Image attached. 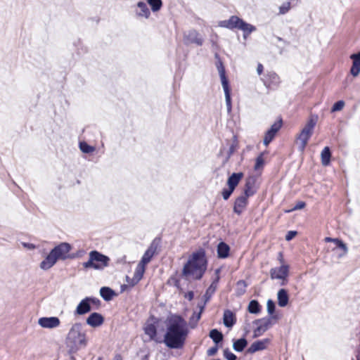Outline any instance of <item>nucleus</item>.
<instances>
[{"label":"nucleus","instance_id":"obj_1","mask_svg":"<svg viewBox=\"0 0 360 360\" xmlns=\"http://www.w3.org/2000/svg\"><path fill=\"white\" fill-rule=\"evenodd\" d=\"M188 324L180 315H174L169 320L164 335V343L169 349H181L188 333Z\"/></svg>","mask_w":360,"mask_h":360},{"label":"nucleus","instance_id":"obj_2","mask_svg":"<svg viewBox=\"0 0 360 360\" xmlns=\"http://www.w3.org/2000/svg\"><path fill=\"white\" fill-rule=\"evenodd\" d=\"M207 264L205 250L203 248H199L189 256L183 267L181 276L186 279L192 278L199 281L205 274Z\"/></svg>","mask_w":360,"mask_h":360},{"label":"nucleus","instance_id":"obj_3","mask_svg":"<svg viewBox=\"0 0 360 360\" xmlns=\"http://www.w3.org/2000/svg\"><path fill=\"white\" fill-rule=\"evenodd\" d=\"M72 249L70 243L63 242L55 246L40 263V268L43 270L51 269L58 260H65L69 258H73L69 252Z\"/></svg>","mask_w":360,"mask_h":360},{"label":"nucleus","instance_id":"obj_4","mask_svg":"<svg viewBox=\"0 0 360 360\" xmlns=\"http://www.w3.org/2000/svg\"><path fill=\"white\" fill-rule=\"evenodd\" d=\"M66 345L72 351H76L81 347H86V334L82 332V325L75 323L70 328L67 338Z\"/></svg>","mask_w":360,"mask_h":360},{"label":"nucleus","instance_id":"obj_5","mask_svg":"<svg viewBox=\"0 0 360 360\" xmlns=\"http://www.w3.org/2000/svg\"><path fill=\"white\" fill-rule=\"evenodd\" d=\"M218 26L229 30H240L243 32L244 38H246L250 33L256 30L255 26L246 22L236 15H231L228 20L219 21Z\"/></svg>","mask_w":360,"mask_h":360},{"label":"nucleus","instance_id":"obj_6","mask_svg":"<svg viewBox=\"0 0 360 360\" xmlns=\"http://www.w3.org/2000/svg\"><path fill=\"white\" fill-rule=\"evenodd\" d=\"M110 258L97 250H92L89 252L88 261L83 263L85 269H94L103 270L109 264Z\"/></svg>","mask_w":360,"mask_h":360},{"label":"nucleus","instance_id":"obj_7","mask_svg":"<svg viewBox=\"0 0 360 360\" xmlns=\"http://www.w3.org/2000/svg\"><path fill=\"white\" fill-rule=\"evenodd\" d=\"M215 57L217 58H219L218 54H216ZM216 66L218 70L220 78H221V85H222L224 91V94H225V100H226V108H227V112L229 113H230L231 112V109H232L231 89L229 88L228 79L226 77V71H225L224 66L220 59H219L218 62L216 64Z\"/></svg>","mask_w":360,"mask_h":360},{"label":"nucleus","instance_id":"obj_8","mask_svg":"<svg viewBox=\"0 0 360 360\" xmlns=\"http://www.w3.org/2000/svg\"><path fill=\"white\" fill-rule=\"evenodd\" d=\"M316 124V118L311 117L297 136L298 150L303 152L307 142L313 134V130Z\"/></svg>","mask_w":360,"mask_h":360},{"label":"nucleus","instance_id":"obj_9","mask_svg":"<svg viewBox=\"0 0 360 360\" xmlns=\"http://www.w3.org/2000/svg\"><path fill=\"white\" fill-rule=\"evenodd\" d=\"M276 319V316H269L255 320L252 323L257 328L254 330L253 338L261 336L274 324L273 320Z\"/></svg>","mask_w":360,"mask_h":360},{"label":"nucleus","instance_id":"obj_10","mask_svg":"<svg viewBox=\"0 0 360 360\" xmlns=\"http://www.w3.org/2000/svg\"><path fill=\"white\" fill-rule=\"evenodd\" d=\"M261 79L264 85L269 90H276L281 83L279 76L274 71H267Z\"/></svg>","mask_w":360,"mask_h":360},{"label":"nucleus","instance_id":"obj_11","mask_svg":"<svg viewBox=\"0 0 360 360\" xmlns=\"http://www.w3.org/2000/svg\"><path fill=\"white\" fill-rule=\"evenodd\" d=\"M289 275V266L287 264L281 265L279 267L271 268L270 270V277L271 279L282 280L281 285H285L287 283V278Z\"/></svg>","mask_w":360,"mask_h":360},{"label":"nucleus","instance_id":"obj_12","mask_svg":"<svg viewBox=\"0 0 360 360\" xmlns=\"http://www.w3.org/2000/svg\"><path fill=\"white\" fill-rule=\"evenodd\" d=\"M161 239L160 238H155L152 243H150L148 248L144 252L141 261L139 262V264L146 266L147 264H148L154 255L156 253V251L158 248H159L160 245Z\"/></svg>","mask_w":360,"mask_h":360},{"label":"nucleus","instance_id":"obj_13","mask_svg":"<svg viewBox=\"0 0 360 360\" xmlns=\"http://www.w3.org/2000/svg\"><path fill=\"white\" fill-rule=\"evenodd\" d=\"M184 40L186 44H195L198 46H202L203 39L195 30H188L184 34Z\"/></svg>","mask_w":360,"mask_h":360},{"label":"nucleus","instance_id":"obj_14","mask_svg":"<svg viewBox=\"0 0 360 360\" xmlns=\"http://www.w3.org/2000/svg\"><path fill=\"white\" fill-rule=\"evenodd\" d=\"M282 127V120H278V122H274L270 127L269 129L264 134L263 143L265 146H268L272 140L274 139L276 133L279 131V129Z\"/></svg>","mask_w":360,"mask_h":360},{"label":"nucleus","instance_id":"obj_15","mask_svg":"<svg viewBox=\"0 0 360 360\" xmlns=\"http://www.w3.org/2000/svg\"><path fill=\"white\" fill-rule=\"evenodd\" d=\"M248 198L242 195L236 198L233 207L235 214L240 216L245 211L248 205Z\"/></svg>","mask_w":360,"mask_h":360},{"label":"nucleus","instance_id":"obj_16","mask_svg":"<svg viewBox=\"0 0 360 360\" xmlns=\"http://www.w3.org/2000/svg\"><path fill=\"white\" fill-rule=\"evenodd\" d=\"M60 319L56 316L41 317L38 320V324L44 328H55L59 326Z\"/></svg>","mask_w":360,"mask_h":360},{"label":"nucleus","instance_id":"obj_17","mask_svg":"<svg viewBox=\"0 0 360 360\" xmlns=\"http://www.w3.org/2000/svg\"><path fill=\"white\" fill-rule=\"evenodd\" d=\"M255 179L252 176L248 177L246 181L243 188V193L241 194L245 197L250 198L256 193L255 188Z\"/></svg>","mask_w":360,"mask_h":360},{"label":"nucleus","instance_id":"obj_18","mask_svg":"<svg viewBox=\"0 0 360 360\" xmlns=\"http://www.w3.org/2000/svg\"><path fill=\"white\" fill-rule=\"evenodd\" d=\"M103 322V316L98 312L91 313L86 319V323L93 328L101 326Z\"/></svg>","mask_w":360,"mask_h":360},{"label":"nucleus","instance_id":"obj_19","mask_svg":"<svg viewBox=\"0 0 360 360\" xmlns=\"http://www.w3.org/2000/svg\"><path fill=\"white\" fill-rule=\"evenodd\" d=\"M269 342V340L266 338L261 340L254 342L247 349V352L249 354H253L256 352L264 350L266 347V344Z\"/></svg>","mask_w":360,"mask_h":360},{"label":"nucleus","instance_id":"obj_20","mask_svg":"<svg viewBox=\"0 0 360 360\" xmlns=\"http://www.w3.org/2000/svg\"><path fill=\"white\" fill-rule=\"evenodd\" d=\"M243 176L244 174L243 172L232 173L227 179V186L235 190Z\"/></svg>","mask_w":360,"mask_h":360},{"label":"nucleus","instance_id":"obj_21","mask_svg":"<svg viewBox=\"0 0 360 360\" xmlns=\"http://www.w3.org/2000/svg\"><path fill=\"white\" fill-rule=\"evenodd\" d=\"M88 300L85 297L80 301L75 311V314L84 315L91 311V306H90Z\"/></svg>","mask_w":360,"mask_h":360},{"label":"nucleus","instance_id":"obj_22","mask_svg":"<svg viewBox=\"0 0 360 360\" xmlns=\"http://www.w3.org/2000/svg\"><path fill=\"white\" fill-rule=\"evenodd\" d=\"M223 322L226 327L231 328L236 322V318L235 314L229 310L226 309L224 311Z\"/></svg>","mask_w":360,"mask_h":360},{"label":"nucleus","instance_id":"obj_23","mask_svg":"<svg viewBox=\"0 0 360 360\" xmlns=\"http://www.w3.org/2000/svg\"><path fill=\"white\" fill-rule=\"evenodd\" d=\"M136 6L137 9L135 11V12L138 17H143L145 18H148L150 17V12L145 2L139 1Z\"/></svg>","mask_w":360,"mask_h":360},{"label":"nucleus","instance_id":"obj_24","mask_svg":"<svg viewBox=\"0 0 360 360\" xmlns=\"http://www.w3.org/2000/svg\"><path fill=\"white\" fill-rule=\"evenodd\" d=\"M278 304L281 307H285L289 302V295L288 291L284 289H280L277 293Z\"/></svg>","mask_w":360,"mask_h":360},{"label":"nucleus","instance_id":"obj_25","mask_svg":"<svg viewBox=\"0 0 360 360\" xmlns=\"http://www.w3.org/2000/svg\"><path fill=\"white\" fill-rule=\"evenodd\" d=\"M217 257L220 259L227 258L229 255L230 248L224 242H220L217 245Z\"/></svg>","mask_w":360,"mask_h":360},{"label":"nucleus","instance_id":"obj_26","mask_svg":"<svg viewBox=\"0 0 360 360\" xmlns=\"http://www.w3.org/2000/svg\"><path fill=\"white\" fill-rule=\"evenodd\" d=\"M219 277L217 276V278L212 281L209 288L206 290L205 293L202 296V299H205V302H209L211 299L212 295L215 292L217 286V283L219 282Z\"/></svg>","mask_w":360,"mask_h":360},{"label":"nucleus","instance_id":"obj_27","mask_svg":"<svg viewBox=\"0 0 360 360\" xmlns=\"http://www.w3.org/2000/svg\"><path fill=\"white\" fill-rule=\"evenodd\" d=\"M145 334L148 335L150 340H155L157 335V327L154 323L148 321L143 328Z\"/></svg>","mask_w":360,"mask_h":360},{"label":"nucleus","instance_id":"obj_28","mask_svg":"<svg viewBox=\"0 0 360 360\" xmlns=\"http://www.w3.org/2000/svg\"><path fill=\"white\" fill-rule=\"evenodd\" d=\"M331 151L328 146H326L321 153V164L323 166H328L330 165L331 159Z\"/></svg>","mask_w":360,"mask_h":360},{"label":"nucleus","instance_id":"obj_29","mask_svg":"<svg viewBox=\"0 0 360 360\" xmlns=\"http://www.w3.org/2000/svg\"><path fill=\"white\" fill-rule=\"evenodd\" d=\"M100 295L105 301H110L115 295V291L109 287H102L100 289Z\"/></svg>","mask_w":360,"mask_h":360},{"label":"nucleus","instance_id":"obj_30","mask_svg":"<svg viewBox=\"0 0 360 360\" xmlns=\"http://www.w3.org/2000/svg\"><path fill=\"white\" fill-rule=\"evenodd\" d=\"M238 148V141L236 136H233V140L231 144L229 146V150L227 152V155L225 159L222 162V165H225L229 160L231 155L234 153Z\"/></svg>","mask_w":360,"mask_h":360},{"label":"nucleus","instance_id":"obj_31","mask_svg":"<svg viewBox=\"0 0 360 360\" xmlns=\"http://www.w3.org/2000/svg\"><path fill=\"white\" fill-rule=\"evenodd\" d=\"M248 345V340L245 337H243L240 339H238L233 341V348L236 352H240L244 350V349Z\"/></svg>","mask_w":360,"mask_h":360},{"label":"nucleus","instance_id":"obj_32","mask_svg":"<svg viewBox=\"0 0 360 360\" xmlns=\"http://www.w3.org/2000/svg\"><path fill=\"white\" fill-rule=\"evenodd\" d=\"M262 307L259 302L256 300H252L249 302L248 310L250 314H258L261 311Z\"/></svg>","mask_w":360,"mask_h":360},{"label":"nucleus","instance_id":"obj_33","mask_svg":"<svg viewBox=\"0 0 360 360\" xmlns=\"http://www.w3.org/2000/svg\"><path fill=\"white\" fill-rule=\"evenodd\" d=\"M209 336L216 345L222 342L224 338L222 333L215 328L210 331Z\"/></svg>","mask_w":360,"mask_h":360},{"label":"nucleus","instance_id":"obj_34","mask_svg":"<svg viewBox=\"0 0 360 360\" xmlns=\"http://www.w3.org/2000/svg\"><path fill=\"white\" fill-rule=\"evenodd\" d=\"M79 147L80 150L83 153L90 154L95 151L96 148L94 146H90L86 141L79 142Z\"/></svg>","mask_w":360,"mask_h":360},{"label":"nucleus","instance_id":"obj_35","mask_svg":"<svg viewBox=\"0 0 360 360\" xmlns=\"http://www.w3.org/2000/svg\"><path fill=\"white\" fill-rule=\"evenodd\" d=\"M247 283L243 280H240L236 283V294L237 296H241L246 292Z\"/></svg>","mask_w":360,"mask_h":360},{"label":"nucleus","instance_id":"obj_36","mask_svg":"<svg viewBox=\"0 0 360 360\" xmlns=\"http://www.w3.org/2000/svg\"><path fill=\"white\" fill-rule=\"evenodd\" d=\"M147 2L151 7L153 12L159 11L162 6V0H147Z\"/></svg>","mask_w":360,"mask_h":360},{"label":"nucleus","instance_id":"obj_37","mask_svg":"<svg viewBox=\"0 0 360 360\" xmlns=\"http://www.w3.org/2000/svg\"><path fill=\"white\" fill-rule=\"evenodd\" d=\"M145 271L146 266L139 263L135 269L134 276L141 281Z\"/></svg>","mask_w":360,"mask_h":360},{"label":"nucleus","instance_id":"obj_38","mask_svg":"<svg viewBox=\"0 0 360 360\" xmlns=\"http://www.w3.org/2000/svg\"><path fill=\"white\" fill-rule=\"evenodd\" d=\"M197 314L198 313L194 311L193 315L191 316V318L189 319V326L192 329L195 328L197 326L198 322L201 318V316H200V314Z\"/></svg>","mask_w":360,"mask_h":360},{"label":"nucleus","instance_id":"obj_39","mask_svg":"<svg viewBox=\"0 0 360 360\" xmlns=\"http://www.w3.org/2000/svg\"><path fill=\"white\" fill-rule=\"evenodd\" d=\"M291 8L290 2H284L280 7H279V14L284 15L287 13Z\"/></svg>","mask_w":360,"mask_h":360},{"label":"nucleus","instance_id":"obj_40","mask_svg":"<svg viewBox=\"0 0 360 360\" xmlns=\"http://www.w3.org/2000/svg\"><path fill=\"white\" fill-rule=\"evenodd\" d=\"M345 106V101L342 100L335 102L331 108V112H334L336 111L341 110Z\"/></svg>","mask_w":360,"mask_h":360},{"label":"nucleus","instance_id":"obj_41","mask_svg":"<svg viewBox=\"0 0 360 360\" xmlns=\"http://www.w3.org/2000/svg\"><path fill=\"white\" fill-rule=\"evenodd\" d=\"M266 308L268 314H270L271 316H274L273 314L274 313L276 309L275 302L271 300H269L266 303Z\"/></svg>","mask_w":360,"mask_h":360},{"label":"nucleus","instance_id":"obj_42","mask_svg":"<svg viewBox=\"0 0 360 360\" xmlns=\"http://www.w3.org/2000/svg\"><path fill=\"white\" fill-rule=\"evenodd\" d=\"M235 190L228 186L227 188H224L221 191V195L224 200H227Z\"/></svg>","mask_w":360,"mask_h":360},{"label":"nucleus","instance_id":"obj_43","mask_svg":"<svg viewBox=\"0 0 360 360\" xmlns=\"http://www.w3.org/2000/svg\"><path fill=\"white\" fill-rule=\"evenodd\" d=\"M350 58L352 60V65L360 67V51L352 54Z\"/></svg>","mask_w":360,"mask_h":360},{"label":"nucleus","instance_id":"obj_44","mask_svg":"<svg viewBox=\"0 0 360 360\" xmlns=\"http://www.w3.org/2000/svg\"><path fill=\"white\" fill-rule=\"evenodd\" d=\"M224 356L227 360H236L237 359L236 355L232 353L228 348L224 350Z\"/></svg>","mask_w":360,"mask_h":360},{"label":"nucleus","instance_id":"obj_45","mask_svg":"<svg viewBox=\"0 0 360 360\" xmlns=\"http://www.w3.org/2000/svg\"><path fill=\"white\" fill-rule=\"evenodd\" d=\"M264 163V159H263V153H261L257 158L256 162L255 165V169H259Z\"/></svg>","mask_w":360,"mask_h":360},{"label":"nucleus","instance_id":"obj_46","mask_svg":"<svg viewBox=\"0 0 360 360\" xmlns=\"http://www.w3.org/2000/svg\"><path fill=\"white\" fill-rule=\"evenodd\" d=\"M86 298L88 300L90 306L91 304L93 305H96L97 307H98L100 305H101V301L99 299L96 298V297H86Z\"/></svg>","mask_w":360,"mask_h":360},{"label":"nucleus","instance_id":"obj_47","mask_svg":"<svg viewBox=\"0 0 360 360\" xmlns=\"http://www.w3.org/2000/svg\"><path fill=\"white\" fill-rule=\"evenodd\" d=\"M337 248L341 249L343 251V253L340 255V257H342L347 255L348 252V248L347 247V245L345 243H343L342 240L340 242L339 244L337 245Z\"/></svg>","mask_w":360,"mask_h":360},{"label":"nucleus","instance_id":"obj_48","mask_svg":"<svg viewBox=\"0 0 360 360\" xmlns=\"http://www.w3.org/2000/svg\"><path fill=\"white\" fill-rule=\"evenodd\" d=\"M208 302H205V299H202V300L198 303V307L199 308V312L197 314H200L201 316L202 313L203 312L205 307Z\"/></svg>","mask_w":360,"mask_h":360},{"label":"nucleus","instance_id":"obj_49","mask_svg":"<svg viewBox=\"0 0 360 360\" xmlns=\"http://www.w3.org/2000/svg\"><path fill=\"white\" fill-rule=\"evenodd\" d=\"M305 205H306V203L304 202L299 201L295 205V206L291 209V210H289L288 212L301 210V209L304 208L305 207Z\"/></svg>","mask_w":360,"mask_h":360},{"label":"nucleus","instance_id":"obj_50","mask_svg":"<svg viewBox=\"0 0 360 360\" xmlns=\"http://www.w3.org/2000/svg\"><path fill=\"white\" fill-rule=\"evenodd\" d=\"M359 72H360V67L355 66V65H352L351 70H350L351 75L354 77H356L359 75Z\"/></svg>","mask_w":360,"mask_h":360},{"label":"nucleus","instance_id":"obj_51","mask_svg":"<svg viewBox=\"0 0 360 360\" xmlns=\"http://www.w3.org/2000/svg\"><path fill=\"white\" fill-rule=\"evenodd\" d=\"M297 232L296 231H289L285 235V240L287 241L291 240L296 235Z\"/></svg>","mask_w":360,"mask_h":360},{"label":"nucleus","instance_id":"obj_52","mask_svg":"<svg viewBox=\"0 0 360 360\" xmlns=\"http://www.w3.org/2000/svg\"><path fill=\"white\" fill-rule=\"evenodd\" d=\"M217 350H218V347L217 345L212 347L209 349H207V354L208 356H214L217 352Z\"/></svg>","mask_w":360,"mask_h":360},{"label":"nucleus","instance_id":"obj_53","mask_svg":"<svg viewBox=\"0 0 360 360\" xmlns=\"http://www.w3.org/2000/svg\"><path fill=\"white\" fill-rule=\"evenodd\" d=\"M184 297L188 299L189 301H191L194 297V292L193 291H188V292L185 293Z\"/></svg>","mask_w":360,"mask_h":360},{"label":"nucleus","instance_id":"obj_54","mask_svg":"<svg viewBox=\"0 0 360 360\" xmlns=\"http://www.w3.org/2000/svg\"><path fill=\"white\" fill-rule=\"evenodd\" d=\"M22 245L24 248H26L29 250H34L36 248L34 244L30 243H22Z\"/></svg>","mask_w":360,"mask_h":360},{"label":"nucleus","instance_id":"obj_55","mask_svg":"<svg viewBox=\"0 0 360 360\" xmlns=\"http://www.w3.org/2000/svg\"><path fill=\"white\" fill-rule=\"evenodd\" d=\"M140 281L138 280V278H136V277L133 276V278H131V280H130V283H129V286L130 287H134V285H136Z\"/></svg>","mask_w":360,"mask_h":360},{"label":"nucleus","instance_id":"obj_56","mask_svg":"<svg viewBox=\"0 0 360 360\" xmlns=\"http://www.w3.org/2000/svg\"><path fill=\"white\" fill-rule=\"evenodd\" d=\"M263 65L261 63H259L257 68V72L258 75H261L263 72Z\"/></svg>","mask_w":360,"mask_h":360},{"label":"nucleus","instance_id":"obj_57","mask_svg":"<svg viewBox=\"0 0 360 360\" xmlns=\"http://www.w3.org/2000/svg\"><path fill=\"white\" fill-rule=\"evenodd\" d=\"M341 241H342V240H340V239H339V238H334V239L333 240V243H334L336 245H337L338 244H339V243H340V242H341Z\"/></svg>","mask_w":360,"mask_h":360},{"label":"nucleus","instance_id":"obj_58","mask_svg":"<svg viewBox=\"0 0 360 360\" xmlns=\"http://www.w3.org/2000/svg\"><path fill=\"white\" fill-rule=\"evenodd\" d=\"M333 239H334V238H333L326 237V238H325V240H326V242H333Z\"/></svg>","mask_w":360,"mask_h":360},{"label":"nucleus","instance_id":"obj_59","mask_svg":"<svg viewBox=\"0 0 360 360\" xmlns=\"http://www.w3.org/2000/svg\"><path fill=\"white\" fill-rule=\"evenodd\" d=\"M115 360H122V356L120 354H117L115 357Z\"/></svg>","mask_w":360,"mask_h":360},{"label":"nucleus","instance_id":"obj_60","mask_svg":"<svg viewBox=\"0 0 360 360\" xmlns=\"http://www.w3.org/2000/svg\"><path fill=\"white\" fill-rule=\"evenodd\" d=\"M130 280H131V278L128 276H126V281L127 283V284L129 285V283H130Z\"/></svg>","mask_w":360,"mask_h":360},{"label":"nucleus","instance_id":"obj_61","mask_svg":"<svg viewBox=\"0 0 360 360\" xmlns=\"http://www.w3.org/2000/svg\"><path fill=\"white\" fill-rule=\"evenodd\" d=\"M279 260L281 262L283 261V255H282V252H279Z\"/></svg>","mask_w":360,"mask_h":360},{"label":"nucleus","instance_id":"obj_62","mask_svg":"<svg viewBox=\"0 0 360 360\" xmlns=\"http://www.w3.org/2000/svg\"><path fill=\"white\" fill-rule=\"evenodd\" d=\"M175 286L179 288V281H176L175 282Z\"/></svg>","mask_w":360,"mask_h":360},{"label":"nucleus","instance_id":"obj_63","mask_svg":"<svg viewBox=\"0 0 360 360\" xmlns=\"http://www.w3.org/2000/svg\"><path fill=\"white\" fill-rule=\"evenodd\" d=\"M219 271H220V269H217L215 271V273H216L217 274H218L219 273Z\"/></svg>","mask_w":360,"mask_h":360},{"label":"nucleus","instance_id":"obj_64","mask_svg":"<svg viewBox=\"0 0 360 360\" xmlns=\"http://www.w3.org/2000/svg\"><path fill=\"white\" fill-rule=\"evenodd\" d=\"M278 39L279 41H281V40H282V39H281V37H278Z\"/></svg>","mask_w":360,"mask_h":360}]
</instances>
